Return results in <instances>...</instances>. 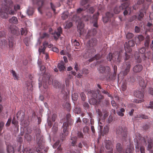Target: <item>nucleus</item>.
<instances>
[{"mask_svg":"<svg viewBox=\"0 0 153 153\" xmlns=\"http://www.w3.org/2000/svg\"><path fill=\"white\" fill-rule=\"evenodd\" d=\"M134 46V43L133 41H129L128 43V47L126 48L125 47L126 52L123 53V50H121L119 52L117 51L115 52L113 54L112 53H110L107 57V60L111 61V60L113 61H116L120 63L122 61L123 56H124V59L125 61L128 60L130 57V55L127 54V52L130 53L131 51V47H133Z\"/></svg>","mask_w":153,"mask_h":153,"instance_id":"f257e3e1","label":"nucleus"},{"mask_svg":"<svg viewBox=\"0 0 153 153\" xmlns=\"http://www.w3.org/2000/svg\"><path fill=\"white\" fill-rule=\"evenodd\" d=\"M134 140L136 152H139L140 151L141 153H145V147L143 146L146 143L144 138L142 137L140 134L136 133Z\"/></svg>","mask_w":153,"mask_h":153,"instance_id":"f03ea898","label":"nucleus"},{"mask_svg":"<svg viewBox=\"0 0 153 153\" xmlns=\"http://www.w3.org/2000/svg\"><path fill=\"white\" fill-rule=\"evenodd\" d=\"M52 83L55 88H59L60 86V83L57 80H53L51 78L49 74H44L42 78V84H43L44 88L45 89L48 88V85Z\"/></svg>","mask_w":153,"mask_h":153,"instance_id":"7ed1b4c3","label":"nucleus"},{"mask_svg":"<svg viewBox=\"0 0 153 153\" xmlns=\"http://www.w3.org/2000/svg\"><path fill=\"white\" fill-rule=\"evenodd\" d=\"M97 39L95 38H92L87 42L86 45L89 48V51L91 54H93L95 53L96 51L94 47L97 45ZM91 56V55L89 54L87 57L88 58Z\"/></svg>","mask_w":153,"mask_h":153,"instance_id":"20e7f679","label":"nucleus"},{"mask_svg":"<svg viewBox=\"0 0 153 153\" xmlns=\"http://www.w3.org/2000/svg\"><path fill=\"white\" fill-rule=\"evenodd\" d=\"M88 95L91 96V99L90 101H93V104L96 103L98 100L99 102H100L101 100L104 99V96L101 94H99L98 95L96 91L90 90L89 91L88 93Z\"/></svg>","mask_w":153,"mask_h":153,"instance_id":"39448f33","label":"nucleus"},{"mask_svg":"<svg viewBox=\"0 0 153 153\" xmlns=\"http://www.w3.org/2000/svg\"><path fill=\"white\" fill-rule=\"evenodd\" d=\"M41 132V130L40 129H38L36 130V141L37 142L38 146L36 148V150L37 152L41 151L42 149L43 148V138L40 134Z\"/></svg>","mask_w":153,"mask_h":153,"instance_id":"423d86ee","label":"nucleus"},{"mask_svg":"<svg viewBox=\"0 0 153 153\" xmlns=\"http://www.w3.org/2000/svg\"><path fill=\"white\" fill-rule=\"evenodd\" d=\"M99 13L98 12L95 13L93 15V18H92L89 15H87L85 16H82V18L85 21H88L90 19H92L93 23H94V26L97 27H98L97 20Z\"/></svg>","mask_w":153,"mask_h":153,"instance_id":"0eeeda50","label":"nucleus"},{"mask_svg":"<svg viewBox=\"0 0 153 153\" xmlns=\"http://www.w3.org/2000/svg\"><path fill=\"white\" fill-rule=\"evenodd\" d=\"M90 5L88 4L82 8H79L77 9V13L78 14H82L83 13V11L85 10H86V11L88 13H93L94 11V9L93 7H90Z\"/></svg>","mask_w":153,"mask_h":153,"instance_id":"6e6552de","label":"nucleus"},{"mask_svg":"<svg viewBox=\"0 0 153 153\" xmlns=\"http://www.w3.org/2000/svg\"><path fill=\"white\" fill-rule=\"evenodd\" d=\"M14 14L15 11L13 10H10L9 8L5 9V12L3 11L0 12V15L1 17L4 19L7 18L8 17V14L13 15Z\"/></svg>","mask_w":153,"mask_h":153,"instance_id":"1a4fd4ad","label":"nucleus"},{"mask_svg":"<svg viewBox=\"0 0 153 153\" xmlns=\"http://www.w3.org/2000/svg\"><path fill=\"white\" fill-rule=\"evenodd\" d=\"M117 134L120 135L122 137H125L127 135V130L126 128H123L119 126L117 128L116 131Z\"/></svg>","mask_w":153,"mask_h":153,"instance_id":"9d476101","label":"nucleus"},{"mask_svg":"<svg viewBox=\"0 0 153 153\" xmlns=\"http://www.w3.org/2000/svg\"><path fill=\"white\" fill-rule=\"evenodd\" d=\"M131 67V63L129 62H126L125 64L123 65V69L124 70L122 71L121 72L124 76L127 75L129 73Z\"/></svg>","mask_w":153,"mask_h":153,"instance_id":"9b49d317","label":"nucleus"},{"mask_svg":"<svg viewBox=\"0 0 153 153\" xmlns=\"http://www.w3.org/2000/svg\"><path fill=\"white\" fill-rule=\"evenodd\" d=\"M45 0H33V3L34 5H36L39 6L38 10V11L42 13L41 10V7L44 4Z\"/></svg>","mask_w":153,"mask_h":153,"instance_id":"f8f14e48","label":"nucleus"},{"mask_svg":"<svg viewBox=\"0 0 153 153\" xmlns=\"http://www.w3.org/2000/svg\"><path fill=\"white\" fill-rule=\"evenodd\" d=\"M127 4L123 3L121 6H116L114 9V13L116 14H118L121 10H123L124 8L127 7Z\"/></svg>","mask_w":153,"mask_h":153,"instance_id":"ddd939ff","label":"nucleus"},{"mask_svg":"<svg viewBox=\"0 0 153 153\" xmlns=\"http://www.w3.org/2000/svg\"><path fill=\"white\" fill-rule=\"evenodd\" d=\"M84 26V24L81 20L78 22L77 26V31L79 33L80 36L85 32Z\"/></svg>","mask_w":153,"mask_h":153,"instance_id":"4468645a","label":"nucleus"},{"mask_svg":"<svg viewBox=\"0 0 153 153\" xmlns=\"http://www.w3.org/2000/svg\"><path fill=\"white\" fill-rule=\"evenodd\" d=\"M100 71L102 73L108 74L110 71V69L108 66H105L102 65H100Z\"/></svg>","mask_w":153,"mask_h":153,"instance_id":"2eb2a0df","label":"nucleus"},{"mask_svg":"<svg viewBox=\"0 0 153 153\" xmlns=\"http://www.w3.org/2000/svg\"><path fill=\"white\" fill-rule=\"evenodd\" d=\"M10 30L11 33L13 34L18 35L19 34L18 28L15 26L11 25L10 27Z\"/></svg>","mask_w":153,"mask_h":153,"instance_id":"dca6fc26","label":"nucleus"},{"mask_svg":"<svg viewBox=\"0 0 153 153\" xmlns=\"http://www.w3.org/2000/svg\"><path fill=\"white\" fill-rule=\"evenodd\" d=\"M62 29L61 27H59L57 28V31H55L53 35L55 40H57L59 37L60 36V34L62 33Z\"/></svg>","mask_w":153,"mask_h":153,"instance_id":"f3484780","label":"nucleus"},{"mask_svg":"<svg viewBox=\"0 0 153 153\" xmlns=\"http://www.w3.org/2000/svg\"><path fill=\"white\" fill-rule=\"evenodd\" d=\"M96 33V30L95 28L93 29L92 30H88L87 34L85 36L86 39H89L91 36L95 35Z\"/></svg>","mask_w":153,"mask_h":153,"instance_id":"a211bd4d","label":"nucleus"},{"mask_svg":"<svg viewBox=\"0 0 153 153\" xmlns=\"http://www.w3.org/2000/svg\"><path fill=\"white\" fill-rule=\"evenodd\" d=\"M145 39L144 37L142 35H139L135 37V41L136 45H139L140 44L141 42L144 40Z\"/></svg>","mask_w":153,"mask_h":153,"instance_id":"6ab92c4d","label":"nucleus"},{"mask_svg":"<svg viewBox=\"0 0 153 153\" xmlns=\"http://www.w3.org/2000/svg\"><path fill=\"white\" fill-rule=\"evenodd\" d=\"M105 143L106 144L105 147L106 149L110 150V152L112 153L113 151V149L111 141L109 140H105Z\"/></svg>","mask_w":153,"mask_h":153,"instance_id":"aec40b11","label":"nucleus"},{"mask_svg":"<svg viewBox=\"0 0 153 153\" xmlns=\"http://www.w3.org/2000/svg\"><path fill=\"white\" fill-rule=\"evenodd\" d=\"M143 69L142 65L137 64L135 65L133 68V71L135 73H138L141 71Z\"/></svg>","mask_w":153,"mask_h":153,"instance_id":"412c9836","label":"nucleus"},{"mask_svg":"<svg viewBox=\"0 0 153 153\" xmlns=\"http://www.w3.org/2000/svg\"><path fill=\"white\" fill-rule=\"evenodd\" d=\"M114 14L109 12H107L106 13V16L103 17V21L104 23H106L109 20L110 18L113 16Z\"/></svg>","mask_w":153,"mask_h":153,"instance_id":"4be33fe9","label":"nucleus"},{"mask_svg":"<svg viewBox=\"0 0 153 153\" xmlns=\"http://www.w3.org/2000/svg\"><path fill=\"white\" fill-rule=\"evenodd\" d=\"M17 117L18 119H20V120L22 122L24 120L25 117L24 113L21 111H19L16 114Z\"/></svg>","mask_w":153,"mask_h":153,"instance_id":"5701e85b","label":"nucleus"},{"mask_svg":"<svg viewBox=\"0 0 153 153\" xmlns=\"http://www.w3.org/2000/svg\"><path fill=\"white\" fill-rule=\"evenodd\" d=\"M5 5L6 7L5 9L9 8L10 10H12L11 8L13 6V2L12 0H5Z\"/></svg>","mask_w":153,"mask_h":153,"instance_id":"b1692460","label":"nucleus"},{"mask_svg":"<svg viewBox=\"0 0 153 153\" xmlns=\"http://www.w3.org/2000/svg\"><path fill=\"white\" fill-rule=\"evenodd\" d=\"M134 96L137 98L143 99L144 97V95L142 92L140 91H136L134 93Z\"/></svg>","mask_w":153,"mask_h":153,"instance_id":"393cba45","label":"nucleus"},{"mask_svg":"<svg viewBox=\"0 0 153 153\" xmlns=\"http://www.w3.org/2000/svg\"><path fill=\"white\" fill-rule=\"evenodd\" d=\"M58 67L60 71H64L65 69V64L63 61H60L58 65Z\"/></svg>","mask_w":153,"mask_h":153,"instance_id":"a878e982","label":"nucleus"},{"mask_svg":"<svg viewBox=\"0 0 153 153\" xmlns=\"http://www.w3.org/2000/svg\"><path fill=\"white\" fill-rule=\"evenodd\" d=\"M124 3L127 4L128 5L127 7H125L123 8V10L125 9V10L123 12V14L124 15L126 16L127 15L128 13L129 12H131V9L129 7V4L127 2H124Z\"/></svg>","mask_w":153,"mask_h":153,"instance_id":"bb28decb","label":"nucleus"},{"mask_svg":"<svg viewBox=\"0 0 153 153\" xmlns=\"http://www.w3.org/2000/svg\"><path fill=\"white\" fill-rule=\"evenodd\" d=\"M150 41V37L149 35L146 36L144 42V46L145 47L148 48L149 47Z\"/></svg>","mask_w":153,"mask_h":153,"instance_id":"cd10ccee","label":"nucleus"},{"mask_svg":"<svg viewBox=\"0 0 153 153\" xmlns=\"http://www.w3.org/2000/svg\"><path fill=\"white\" fill-rule=\"evenodd\" d=\"M68 124L66 122H64L63 123V132L65 135H67L68 134L67 131V128L68 127Z\"/></svg>","mask_w":153,"mask_h":153,"instance_id":"c85d7f7f","label":"nucleus"},{"mask_svg":"<svg viewBox=\"0 0 153 153\" xmlns=\"http://www.w3.org/2000/svg\"><path fill=\"white\" fill-rule=\"evenodd\" d=\"M148 145L147 149L148 150H150L153 146L152 140L151 139H149L148 141Z\"/></svg>","mask_w":153,"mask_h":153,"instance_id":"c756f323","label":"nucleus"},{"mask_svg":"<svg viewBox=\"0 0 153 153\" xmlns=\"http://www.w3.org/2000/svg\"><path fill=\"white\" fill-rule=\"evenodd\" d=\"M35 149L33 148H30L29 147L26 148L23 151L24 153H33L35 152Z\"/></svg>","mask_w":153,"mask_h":153,"instance_id":"7c9ffc66","label":"nucleus"},{"mask_svg":"<svg viewBox=\"0 0 153 153\" xmlns=\"http://www.w3.org/2000/svg\"><path fill=\"white\" fill-rule=\"evenodd\" d=\"M139 82L140 86L142 87H145L146 83L144 82V79L141 77H140L139 78Z\"/></svg>","mask_w":153,"mask_h":153,"instance_id":"2f4dec72","label":"nucleus"},{"mask_svg":"<svg viewBox=\"0 0 153 153\" xmlns=\"http://www.w3.org/2000/svg\"><path fill=\"white\" fill-rule=\"evenodd\" d=\"M10 23L14 24H17L18 23V20L17 17L15 16H13L9 19Z\"/></svg>","mask_w":153,"mask_h":153,"instance_id":"473e14b6","label":"nucleus"},{"mask_svg":"<svg viewBox=\"0 0 153 153\" xmlns=\"http://www.w3.org/2000/svg\"><path fill=\"white\" fill-rule=\"evenodd\" d=\"M147 27H146V32L147 31H149L150 32H152L153 30V29L152 28V23L149 22H148L146 26Z\"/></svg>","mask_w":153,"mask_h":153,"instance_id":"72a5a7b5","label":"nucleus"},{"mask_svg":"<svg viewBox=\"0 0 153 153\" xmlns=\"http://www.w3.org/2000/svg\"><path fill=\"white\" fill-rule=\"evenodd\" d=\"M77 137H72L71 138V143L73 146H74L76 143L77 140Z\"/></svg>","mask_w":153,"mask_h":153,"instance_id":"f704fd0d","label":"nucleus"},{"mask_svg":"<svg viewBox=\"0 0 153 153\" xmlns=\"http://www.w3.org/2000/svg\"><path fill=\"white\" fill-rule=\"evenodd\" d=\"M69 15V13L68 11H65L63 12L61 18L63 20L66 19Z\"/></svg>","mask_w":153,"mask_h":153,"instance_id":"c9c22d12","label":"nucleus"},{"mask_svg":"<svg viewBox=\"0 0 153 153\" xmlns=\"http://www.w3.org/2000/svg\"><path fill=\"white\" fill-rule=\"evenodd\" d=\"M126 81L130 83H132L135 81V78L133 76H130L127 78Z\"/></svg>","mask_w":153,"mask_h":153,"instance_id":"e433bc0d","label":"nucleus"},{"mask_svg":"<svg viewBox=\"0 0 153 153\" xmlns=\"http://www.w3.org/2000/svg\"><path fill=\"white\" fill-rule=\"evenodd\" d=\"M137 117L144 119H148L149 117L145 115L140 114L137 115Z\"/></svg>","mask_w":153,"mask_h":153,"instance_id":"4c0bfd02","label":"nucleus"},{"mask_svg":"<svg viewBox=\"0 0 153 153\" xmlns=\"http://www.w3.org/2000/svg\"><path fill=\"white\" fill-rule=\"evenodd\" d=\"M13 38H9L8 39V40L9 42V46L10 48H12L14 45L15 44V43L14 41L13 40Z\"/></svg>","mask_w":153,"mask_h":153,"instance_id":"58836bf2","label":"nucleus"},{"mask_svg":"<svg viewBox=\"0 0 153 153\" xmlns=\"http://www.w3.org/2000/svg\"><path fill=\"white\" fill-rule=\"evenodd\" d=\"M7 151L8 153H13L14 152V148L11 146H7Z\"/></svg>","mask_w":153,"mask_h":153,"instance_id":"ea45409f","label":"nucleus"},{"mask_svg":"<svg viewBox=\"0 0 153 153\" xmlns=\"http://www.w3.org/2000/svg\"><path fill=\"white\" fill-rule=\"evenodd\" d=\"M64 108H66L68 111H70L71 109V105L69 103L67 102L65 104L63 105Z\"/></svg>","mask_w":153,"mask_h":153,"instance_id":"a19ab883","label":"nucleus"},{"mask_svg":"<svg viewBox=\"0 0 153 153\" xmlns=\"http://www.w3.org/2000/svg\"><path fill=\"white\" fill-rule=\"evenodd\" d=\"M109 130V127L108 126H106L104 127V130L103 132L102 135L104 136V134H106L108 133Z\"/></svg>","mask_w":153,"mask_h":153,"instance_id":"79ce46f5","label":"nucleus"},{"mask_svg":"<svg viewBox=\"0 0 153 153\" xmlns=\"http://www.w3.org/2000/svg\"><path fill=\"white\" fill-rule=\"evenodd\" d=\"M33 8L32 7H29L27 10V13L29 16L33 14Z\"/></svg>","mask_w":153,"mask_h":153,"instance_id":"37998d69","label":"nucleus"},{"mask_svg":"<svg viewBox=\"0 0 153 153\" xmlns=\"http://www.w3.org/2000/svg\"><path fill=\"white\" fill-rule=\"evenodd\" d=\"M81 108L78 107H76L74 110V113L77 114H79L81 113Z\"/></svg>","mask_w":153,"mask_h":153,"instance_id":"c03bdc74","label":"nucleus"},{"mask_svg":"<svg viewBox=\"0 0 153 153\" xmlns=\"http://www.w3.org/2000/svg\"><path fill=\"white\" fill-rule=\"evenodd\" d=\"M116 148L117 151L119 152H121L122 150L121 145L119 143H118L117 144Z\"/></svg>","mask_w":153,"mask_h":153,"instance_id":"a18cd8bd","label":"nucleus"},{"mask_svg":"<svg viewBox=\"0 0 153 153\" xmlns=\"http://www.w3.org/2000/svg\"><path fill=\"white\" fill-rule=\"evenodd\" d=\"M25 137L27 141L29 142L31 140L32 136L28 134H25Z\"/></svg>","mask_w":153,"mask_h":153,"instance_id":"49530a36","label":"nucleus"},{"mask_svg":"<svg viewBox=\"0 0 153 153\" xmlns=\"http://www.w3.org/2000/svg\"><path fill=\"white\" fill-rule=\"evenodd\" d=\"M46 49V47L43 46H41L39 48V51L40 53H42L43 54H45V52Z\"/></svg>","mask_w":153,"mask_h":153,"instance_id":"de8ad7c7","label":"nucleus"},{"mask_svg":"<svg viewBox=\"0 0 153 153\" xmlns=\"http://www.w3.org/2000/svg\"><path fill=\"white\" fill-rule=\"evenodd\" d=\"M11 73L12 74L13 76L14 79L18 80L19 78L18 76L17 75L15 72L12 70L11 71Z\"/></svg>","mask_w":153,"mask_h":153,"instance_id":"09e8293b","label":"nucleus"},{"mask_svg":"<svg viewBox=\"0 0 153 153\" xmlns=\"http://www.w3.org/2000/svg\"><path fill=\"white\" fill-rule=\"evenodd\" d=\"M78 94L76 93H74L72 94V100L74 101L77 100L78 98Z\"/></svg>","mask_w":153,"mask_h":153,"instance_id":"8fccbe9b","label":"nucleus"},{"mask_svg":"<svg viewBox=\"0 0 153 153\" xmlns=\"http://www.w3.org/2000/svg\"><path fill=\"white\" fill-rule=\"evenodd\" d=\"M134 36V34L132 33H128L126 35V37L127 39H131Z\"/></svg>","mask_w":153,"mask_h":153,"instance_id":"3c124183","label":"nucleus"},{"mask_svg":"<svg viewBox=\"0 0 153 153\" xmlns=\"http://www.w3.org/2000/svg\"><path fill=\"white\" fill-rule=\"evenodd\" d=\"M73 40H72L71 42L73 45L77 47H78L79 45L80 44L79 42H77L76 40H74L73 42Z\"/></svg>","mask_w":153,"mask_h":153,"instance_id":"603ef678","label":"nucleus"},{"mask_svg":"<svg viewBox=\"0 0 153 153\" xmlns=\"http://www.w3.org/2000/svg\"><path fill=\"white\" fill-rule=\"evenodd\" d=\"M113 121V117L112 115H110L109 116L107 120V122L108 123H110L111 122H112Z\"/></svg>","mask_w":153,"mask_h":153,"instance_id":"864d4df0","label":"nucleus"},{"mask_svg":"<svg viewBox=\"0 0 153 153\" xmlns=\"http://www.w3.org/2000/svg\"><path fill=\"white\" fill-rule=\"evenodd\" d=\"M107 74V76H106V79L107 81H110L111 80V74L110 71L108 74Z\"/></svg>","mask_w":153,"mask_h":153,"instance_id":"5fc2aeb1","label":"nucleus"},{"mask_svg":"<svg viewBox=\"0 0 153 153\" xmlns=\"http://www.w3.org/2000/svg\"><path fill=\"white\" fill-rule=\"evenodd\" d=\"M21 35H26L27 33V31L23 28H21V30H20Z\"/></svg>","mask_w":153,"mask_h":153,"instance_id":"6e6d98bb","label":"nucleus"},{"mask_svg":"<svg viewBox=\"0 0 153 153\" xmlns=\"http://www.w3.org/2000/svg\"><path fill=\"white\" fill-rule=\"evenodd\" d=\"M73 120L72 119H70L67 120V122H66L68 124V126H69V125H71L73 123Z\"/></svg>","mask_w":153,"mask_h":153,"instance_id":"4d7b16f0","label":"nucleus"},{"mask_svg":"<svg viewBox=\"0 0 153 153\" xmlns=\"http://www.w3.org/2000/svg\"><path fill=\"white\" fill-rule=\"evenodd\" d=\"M72 23L71 22H69L67 23L65 26L66 28H69L72 26Z\"/></svg>","mask_w":153,"mask_h":153,"instance_id":"13d9d810","label":"nucleus"},{"mask_svg":"<svg viewBox=\"0 0 153 153\" xmlns=\"http://www.w3.org/2000/svg\"><path fill=\"white\" fill-rule=\"evenodd\" d=\"M144 16V13L143 12H140L138 17V19L139 20H141Z\"/></svg>","mask_w":153,"mask_h":153,"instance_id":"bf43d9fd","label":"nucleus"},{"mask_svg":"<svg viewBox=\"0 0 153 153\" xmlns=\"http://www.w3.org/2000/svg\"><path fill=\"white\" fill-rule=\"evenodd\" d=\"M80 97H81L82 100V101H84L85 100L86 96L85 94L83 92H82L80 94Z\"/></svg>","mask_w":153,"mask_h":153,"instance_id":"052dcab7","label":"nucleus"},{"mask_svg":"<svg viewBox=\"0 0 153 153\" xmlns=\"http://www.w3.org/2000/svg\"><path fill=\"white\" fill-rule=\"evenodd\" d=\"M146 51V49L144 47H143L139 50V52L141 54L144 53Z\"/></svg>","mask_w":153,"mask_h":153,"instance_id":"680f3d73","label":"nucleus"},{"mask_svg":"<svg viewBox=\"0 0 153 153\" xmlns=\"http://www.w3.org/2000/svg\"><path fill=\"white\" fill-rule=\"evenodd\" d=\"M47 122L48 125V126L50 127V128H51L52 125L53 123L52 122V121L49 118V117L48 118Z\"/></svg>","mask_w":153,"mask_h":153,"instance_id":"e2e57ef3","label":"nucleus"},{"mask_svg":"<svg viewBox=\"0 0 153 153\" xmlns=\"http://www.w3.org/2000/svg\"><path fill=\"white\" fill-rule=\"evenodd\" d=\"M146 108H151L153 109V101H151L150 102L149 106H146Z\"/></svg>","mask_w":153,"mask_h":153,"instance_id":"0e129e2a","label":"nucleus"},{"mask_svg":"<svg viewBox=\"0 0 153 153\" xmlns=\"http://www.w3.org/2000/svg\"><path fill=\"white\" fill-rule=\"evenodd\" d=\"M77 136L78 138H83V135L82 132L80 131H78L77 133Z\"/></svg>","mask_w":153,"mask_h":153,"instance_id":"69168bd1","label":"nucleus"},{"mask_svg":"<svg viewBox=\"0 0 153 153\" xmlns=\"http://www.w3.org/2000/svg\"><path fill=\"white\" fill-rule=\"evenodd\" d=\"M88 0H82L80 2V4L82 6H84L88 2Z\"/></svg>","mask_w":153,"mask_h":153,"instance_id":"338daca9","label":"nucleus"},{"mask_svg":"<svg viewBox=\"0 0 153 153\" xmlns=\"http://www.w3.org/2000/svg\"><path fill=\"white\" fill-rule=\"evenodd\" d=\"M133 149L128 148L126 150V153H133Z\"/></svg>","mask_w":153,"mask_h":153,"instance_id":"774afa93","label":"nucleus"}]
</instances>
